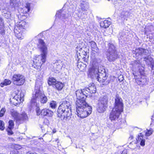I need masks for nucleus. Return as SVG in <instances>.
I'll use <instances>...</instances> for the list:
<instances>
[{"mask_svg": "<svg viewBox=\"0 0 154 154\" xmlns=\"http://www.w3.org/2000/svg\"><path fill=\"white\" fill-rule=\"evenodd\" d=\"M138 140H137V143L140 142V144L141 146H143L145 144V140L143 139V135L141 133H140L138 136Z\"/></svg>", "mask_w": 154, "mask_h": 154, "instance_id": "obj_25", "label": "nucleus"}, {"mask_svg": "<svg viewBox=\"0 0 154 154\" xmlns=\"http://www.w3.org/2000/svg\"><path fill=\"white\" fill-rule=\"evenodd\" d=\"M139 81L140 82V84L143 85H146L147 84V79L144 76H143L142 77Z\"/></svg>", "mask_w": 154, "mask_h": 154, "instance_id": "obj_36", "label": "nucleus"}, {"mask_svg": "<svg viewBox=\"0 0 154 154\" xmlns=\"http://www.w3.org/2000/svg\"><path fill=\"white\" fill-rule=\"evenodd\" d=\"M76 109L87 107L89 106L85 101V100H77L75 102Z\"/></svg>", "mask_w": 154, "mask_h": 154, "instance_id": "obj_18", "label": "nucleus"}, {"mask_svg": "<svg viewBox=\"0 0 154 154\" xmlns=\"http://www.w3.org/2000/svg\"><path fill=\"white\" fill-rule=\"evenodd\" d=\"M150 63V66L151 67L152 69V72L154 73V61L153 60L152 58V60L151 61H148ZM148 63V62H147Z\"/></svg>", "mask_w": 154, "mask_h": 154, "instance_id": "obj_40", "label": "nucleus"}, {"mask_svg": "<svg viewBox=\"0 0 154 154\" xmlns=\"http://www.w3.org/2000/svg\"><path fill=\"white\" fill-rule=\"evenodd\" d=\"M127 150L125 149L122 152L121 154H127Z\"/></svg>", "mask_w": 154, "mask_h": 154, "instance_id": "obj_52", "label": "nucleus"}, {"mask_svg": "<svg viewBox=\"0 0 154 154\" xmlns=\"http://www.w3.org/2000/svg\"><path fill=\"white\" fill-rule=\"evenodd\" d=\"M103 72V73L99 72L98 76L97 78V79L100 82L103 83L107 79V76L106 73L104 72Z\"/></svg>", "mask_w": 154, "mask_h": 154, "instance_id": "obj_20", "label": "nucleus"}, {"mask_svg": "<svg viewBox=\"0 0 154 154\" xmlns=\"http://www.w3.org/2000/svg\"><path fill=\"white\" fill-rule=\"evenodd\" d=\"M50 105L52 109H55L57 107V103L56 101L53 100L50 103Z\"/></svg>", "mask_w": 154, "mask_h": 154, "instance_id": "obj_39", "label": "nucleus"}, {"mask_svg": "<svg viewBox=\"0 0 154 154\" xmlns=\"http://www.w3.org/2000/svg\"><path fill=\"white\" fill-rule=\"evenodd\" d=\"M41 115L51 117L53 115V112L48 109H45L41 111Z\"/></svg>", "mask_w": 154, "mask_h": 154, "instance_id": "obj_22", "label": "nucleus"}, {"mask_svg": "<svg viewBox=\"0 0 154 154\" xmlns=\"http://www.w3.org/2000/svg\"><path fill=\"white\" fill-rule=\"evenodd\" d=\"M4 123L3 121L0 120V129L2 131H3L5 129Z\"/></svg>", "mask_w": 154, "mask_h": 154, "instance_id": "obj_44", "label": "nucleus"}, {"mask_svg": "<svg viewBox=\"0 0 154 154\" xmlns=\"http://www.w3.org/2000/svg\"><path fill=\"white\" fill-rule=\"evenodd\" d=\"M6 111V109L4 108H2L0 111V117H2L3 116Z\"/></svg>", "mask_w": 154, "mask_h": 154, "instance_id": "obj_46", "label": "nucleus"}, {"mask_svg": "<svg viewBox=\"0 0 154 154\" xmlns=\"http://www.w3.org/2000/svg\"><path fill=\"white\" fill-rule=\"evenodd\" d=\"M17 0H11L10 1V4L14 8H15V5H14L15 4V2Z\"/></svg>", "mask_w": 154, "mask_h": 154, "instance_id": "obj_47", "label": "nucleus"}, {"mask_svg": "<svg viewBox=\"0 0 154 154\" xmlns=\"http://www.w3.org/2000/svg\"><path fill=\"white\" fill-rule=\"evenodd\" d=\"M44 128V127H42V132H44L45 131V129H43V128Z\"/></svg>", "mask_w": 154, "mask_h": 154, "instance_id": "obj_54", "label": "nucleus"}, {"mask_svg": "<svg viewBox=\"0 0 154 154\" xmlns=\"http://www.w3.org/2000/svg\"><path fill=\"white\" fill-rule=\"evenodd\" d=\"M77 66L81 70H83L85 69L87 65L85 64H80L79 63Z\"/></svg>", "mask_w": 154, "mask_h": 154, "instance_id": "obj_37", "label": "nucleus"}, {"mask_svg": "<svg viewBox=\"0 0 154 154\" xmlns=\"http://www.w3.org/2000/svg\"><path fill=\"white\" fill-rule=\"evenodd\" d=\"M146 28H148V29H149V30L150 31L153 30L154 29L153 26L151 25H150V26H147V27H146Z\"/></svg>", "mask_w": 154, "mask_h": 154, "instance_id": "obj_49", "label": "nucleus"}, {"mask_svg": "<svg viewBox=\"0 0 154 154\" xmlns=\"http://www.w3.org/2000/svg\"><path fill=\"white\" fill-rule=\"evenodd\" d=\"M4 22L2 19L0 17V33L3 35L5 33Z\"/></svg>", "mask_w": 154, "mask_h": 154, "instance_id": "obj_29", "label": "nucleus"}, {"mask_svg": "<svg viewBox=\"0 0 154 154\" xmlns=\"http://www.w3.org/2000/svg\"><path fill=\"white\" fill-rule=\"evenodd\" d=\"M108 100V99L107 96H103L100 97L99 100V103L107 106Z\"/></svg>", "mask_w": 154, "mask_h": 154, "instance_id": "obj_24", "label": "nucleus"}, {"mask_svg": "<svg viewBox=\"0 0 154 154\" xmlns=\"http://www.w3.org/2000/svg\"><path fill=\"white\" fill-rule=\"evenodd\" d=\"M113 108L123 111V103L122 98L117 94L115 98V106Z\"/></svg>", "mask_w": 154, "mask_h": 154, "instance_id": "obj_12", "label": "nucleus"}, {"mask_svg": "<svg viewBox=\"0 0 154 154\" xmlns=\"http://www.w3.org/2000/svg\"><path fill=\"white\" fill-rule=\"evenodd\" d=\"M131 64L134 69H135L138 70L141 74L142 75L143 74L144 68L143 67H142L141 69L139 68L141 66V64L139 60L134 61L132 62Z\"/></svg>", "mask_w": 154, "mask_h": 154, "instance_id": "obj_16", "label": "nucleus"}, {"mask_svg": "<svg viewBox=\"0 0 154 154\" xmlns=\"http://www.w3.org/2000/svg\"><path fill=\"white\" fill-rule=\"evenodd\" d=\"M40 99V102L41 103H45L47 101L48 99L45 94H43V96L39 98Z\"/></svg>", "mask_w": 154, "mask_h": 154, "instance_id": "obj_35", "label": "nucleus"}, {"mask_svg": "<svg viewBox=\"0 0 154 154\" xmlns=\"http://www.w3.org/2000/svg\"><path fill=\"white\" fill-rule=\"evenodd\" d=\"M40 82L38 81L36 82L35 90L32 94L33 98L31 101L32 106H36L37 103L35 99H39L42 97V96H43V94H44L43 92L40 89V85H38Z\"/></svg>", "mask_w": 154, "mask_h": 154, "instance_id": "obj_2", "label": "nucleus"}, {"mask_svg": "<svg viewBox=\"0 0 154 154\" xmlns=\"http://www.w3.org/2000/svg\"><path fill=\"white\" fill-rule=\"evenodd\" d=\"M2 12L4 14H10V12L8 10V9L7 7L5 8H3L2 9Z\"/></svg>", "mask_w": 154, "mask_h": 154, "instance_id": "obj_42", "label": "nucleus"}, {"mask_svg": "<svg viewBox=\"0 0 154 154\" xmlns=\"http://www.w3.org/2000/svg\"><path fill=\"white\" fill-rule=\"evenodd\" d=\"M27 26V24L26 22L24 21H21L17 25V26L15 29H17V30L20 31L23 29H25Z\"/></svg>", "mask_w": 154, "mask_h": 154, "instance_id": "obj_23", "label": "nucleus"}, {"mask_svg": "<svg viewBox=\"0 0 154 154\" xmlns=\"http://www.w3.org/2000/svg\"><path fill=\"white\" fill-rule=\"evenodd\" d=\"M91 46L93 51H97L98 49L97 46V45L95 42L94 41H91L89 42Z\"/></svg>", "mask_w": 154, "mask_h": 154, "instance_id": "obj_33", "label": "nucleus"}, {"mask_svg": "<svg viewBox=\"0 0 154 154\" xmlns=\"http://www.w3.org/2000/svg\"><path fill=\"white\" fill-rule=\"evenodd\" d=\"M78 4H79L80 8L83 11H87L88 8V3L86 0H75Z\"/></svg>", "mask_w": 154, "mask_h": 154, "instance_id": "obj_17", "label": "nucleus"}, {"mask_svg": "<svg viewBox=\"0 0 154 154\" xmlns=\"http://www.w3.org/2000/svg\"><path fill=\"white\" fill-rule=\"evenodd\" d=\"M123 111L119 110L115 108H113L109 115V119L111 121L117 120L120 119V115Z\"/></svg>", "mask_w": 154, "mask_h": 154, "instance_id": "obj_11", "label": "nucleus"}, {"mask_svg": "<svg viewBox=\"0 0 154 154\" xmlns=\"http://www.w3.org/2000/svg\"><path fill=\"white\" fill-rule=\"evenodd\" d=\"M60 104L57 110L71 109V103L69 100H63L60 103Z\"/></svg>", "mask_w": 154, "mask_h": 154, "instance_id": "obj_15", "label": "nucleus"}, {"mask_svg": "<svg viewBox=\"0 0 154 154\" xmlns=\"http://www.w3.org/2000/svg\"><path fill=\"white\" fill-rule=\"evenodd\" d=\"M11 129H9L8 130V134L9 135H11L13 134V133L11 131Z\"/></svg>", "mask_w": 154, "mask_h": 154, "instance_id": "obj_50", "label": "nucleus"}, {"mask_svg": "<svg viewBox=\"0 0 154 154\" xmlns=\"http://www.w3.org/2000/svg\"><path fill=\"white\" fill-rule=\"evenodd\" d=\"M56 16L58 17L61 18L62 19H66L68 18V14H66L64 11L60 10L57 12Z\"/></svg>", "mask_w": 154, "mask_h": 154, "instance_id": "obj_21", "label": "nucleus"}, {"mask_svg": "<svg viewBox=\"0 0 154 154\" xmlns=\"http://www.w3.org/2000/svg\"><path fill=\"white\" fill-rule=\"evenodd\" d=\"M56 132V131L54 130H53V132L54 133H55Z\"/></svg>", "mask_w": 154, "mask_h": 154, "instance_id": "obj_55", "label": "nucleus"}, {"mask_svg": "<svg viewBox=\"0 0 154 154\" xmlns=\"http://www.w3.org/2000/svg\"><path fill=\"white\" fill-rule=\"evenodd\" d=\"M18 151L17 150H15L11 151V152L10 154H17Z\"/></svg>", "mask_w": 154, "mask_h": 154, "instance_id": "obj_51", "label": "nucleus"}, {"mask_svg": "<svg viewBox=\"0 0 154 154\" xmlns=\"http://www.w3.org/2000/svg\"><path fill=\"white\" fill-rule=\"evenodd\" d=\"M91 106L87 107L79 108L76 109L77 115L79 117L82 118H85L90 115L91 112Z\"/></svg>", "mask_w": 154, "mask_h": 154, "instance_id": "obj_7", "label": "nucleus"}, {"mask_svg": "<svg viewBox=\"0 0 154 154\" xmlns=\"http://www.w3.org/2000/svg\"><path fill=\"white\" fill-rule=\"evenodd\" d=\"M123 13H124V12H122V14H123Z\"/></svg>", "mask_w": 154, "mask_h": 154, "instance_id": "obj_56", "label": "nucleus"}, {"mask_svg": "<svg viewBox=\"0 0 154 154\" xmlns=\"http://www.w3.org/2000/svg\"><path fill=\"white\" fill-rule=\"evenodd\" d=\"M55 86L58 90L60 91L62 89L64 86V84L61 82H57Z\"/></svg>", "mask_w": 154, "mask_h": 154, "instance_id": "obj_31", "label": "nucleus"}, {"mask_svg": "<svg viewBox=\"0 0 154 154\" xmlns=\"http://www.w3.org/2000/svg\"><path fill=\"white\" fill-rule=\"evenodd\" d=\"M56 79L53 78H49L48 83L49 85H55L57 83Z\"/></svg>", "mask_w": 154, "mask_h": 154, "instance_id": "obj_32", "label": "nucleus"}, {"mask_svg": "<svg viewBox=\"0 0 154 154\" xmlns=\"http://www.w3.org/2000/svg\"><path fill=\"white\" fill-rule=\"evenodd\" d=\"M137 140L132 141L130 143L128 146L129 147L132 149H135L137 148H138V144H137Z\"/></svg>", "mask_w": 154, "mask_h": 154, "instance_id": "obj_30", "label": "nucleus"}, {"mask_svg": "<svg viewBox=\"0 0 154 154\" xmlns=\"http://www.w3.org/2000/svg\"><path fill=\"white\" fill-rule=\"evenodd\" d=\"M54 70L55 72H59L63 68L65 67V63L61 60H59L56 61L54 63Z\"/></svg>", "mask_w": 154, "mask_h": 154, "instance_id": "obj_10", "label": "nucleus"}, {"mask_svg": "<svg viewBox=\"0 0 154 154\" xmlns=\"http://www.w3.org/2000/svg\"><path fill=\"white\" fill-rule=\"evenodd\" d=\"M111 23L110 21L108 20H104L100 22V24L101 27L106 28L109 27Z\"/></svg>", "mask_w": 154, "mask_h": 154, "instance_id": "obj_26", "label": "nucleus"}, {"mask_svg": "<svg viewBox=\"0 0 154 154\" xmlns=\"http://www.w3.org/2000/svg\"><path fill=\"white\" fill-rule=\"evenodd\" d=\"M107 58L110 62L114 61L118 57L117 53L114 46L110 44L106 54Z\"/></svg>", "mask_w": 154, "mask_h": 154, "instance_id": "obj_4", "label": "nucleus"}, {"mask_svg": "<svg viewBox=\"0 0 154 154\" xmlns=\"http://www.w3.org/2000/svg\"><path fill=\"white\" fill-rule=\"evenodd\" d=\"M153 131L152 129H150L149 130H147V131L146 132L145 135L146 136H149L152 134Z\"/></svg>", "mask_w": 154, "mask_h": 154, "instance_id": "obj_45", "label": "nucleus"}, {"mask_svg": "<svg viewBox=\"0 0 154 154\" xmlns=\"http://www.w3.org/2000/svg\"><path fill=\"white\" fill-rule=\"evenodd\" d=\"M36 112L37 115H39L40 114L41 115V111L39 107H37V108L36 109Z\"/></svg>", "mask_w": 154, "mask_h": 154, "instance_id": "obj_48", "label": "nucleus"}, {"mask_svg": "<svg viewBox=\"0 0 154 154\" xmlns=\"http://www.w3.org/2000/svg\"><path fill=\"white\" fill-rule=\"evenodd\" d=\"M135 52L137 56L143 57L146 62H148V61L152 60V58L149 56V53L148 50L142 48H139L136 49Z\"/></svg>", "mask_w": 154, "mask_h": 154, "instance_id": "obj_6", "label": "nucleus"}, {"mask_svg": "<svg viewBox=\"0 0 154 154\" xmlns=\"http://www.w3.org/2000/svg\"><path fill=\"white\" fill-rule=\"evenodd\" d=\"M38 47L41 52L40 55L35 57L33 62L37 69L40 68L42 65L45 63L46 60L47 54V48L46 44L41 39L37 40Z\"/></svg>", "mask_w": 154, "mask_h": 154, "instance_id": "obj_1", "label": "nucleus"}, {"mask_svg": "<svg viewBox=\"0 0 154 154\" xmlns=\"http://www.w3.org/2000/svg\"><path fill=\"white\" fill-rule=\"evenodd\" d=\"M17 29H15L14 30V32L15 33L16 35V36L17 37V38H18L22 39L23 38L22 36H21V33H20L21 32V30L18 31V32L19 33L17 32Z\"/></svg>", "mask_w": 154, "mask_h": 154, "instance_id": "obj_38", "label": "nucleus"}, {"mask_svg": "<svg viewBox=\"0 0 154 154\" xmlns=\"http://www.w3.org/2000/svg\"><path fill=\"white\" fill-rule=\"evenodd\" d=\"M9 126L8 128L10 129H12L13 128L14 126V123L13 121L12 120H10L9 121Z\"/></svg>", "mask_w": 154, "mask_h": 154, "instance_id": "obj_41", "label": "nucleus"}, {"mask_svg": "<svg viewBox=\"0 0 154 154\" xmlns=\"http://www.w3.org/2000/svg\"><path fill=\"white\" fill-rule=\"evenodd\" d=\"M11 112V116L16 120L17 123H22L23 121H26L28 119L27 115L25 112L19 114L17 111L12 109Z\"/></svg>", "mask_w": 154, "mask_h": 154, "instance_id": "obj_3", "label": "nucleus"}, {"mask_svg": "<svg viewBox=\"0 0 154 154\" xmlns=\"http://www.w3.org/2000/svg\"><path fill=\"white\" fill-rule=\"evenodd\" d=\"M24 94L21 92L16 94L11 100V104L16 106L24 101Z\"/></svg>", "mask_w": 154, "mask_h": 154, "instance_id": "obj_9", "label": "nucleus"}, {"mask_svg": "<svg viewBox=\"0 0 154 154\" xmlns=\"http://www.w3.org/2000/svg\"><path fill=\"white\" fill-rule=\"evenodd\" d=\"M77 100H85L88 96L85 89L83 90H78L75 91Z\"/></svg>", "mask_w": 154, "mask_h": 154, "instance_id": "obj_13", "label": "nucleus"}, {"mask_svg": "<svg viewBox=\"0 0 154 154\" xmlns=\"http://www.w3.org/2000/svg\"><path fill=\"white\" fill-rule=\"evenodd\" d=\"M11 83V82L10 80L5 79L3 82L0 84V86L1 87H3L4 86H6L10 85Z\"/></svg>", "mask_w": 154, "mask_h": 154, "instance_id": "obj_34", "label": "nucleus"}, {"mask_svg": "<svg viewBox=\"0 0 154 154\" xmlns=\"http://www.w3.org/2000/svg\"><path fill=\"white\" fill-rule=\"evenodd\" d=\"M27 154H36L35 153H32L30 151L28 152H27Z\"/></svg>", "mask_w": 154, "mask_h": 154, "instance_id": "obj_53", "label": "nucleus"}, {"mask_svg": "<svg viewBox=\"0 0 154 154\" xmlns=\"http://www.w3.org/2000/svg\"><path fill=\"white\" fill-rule=\"evenodd\" d=\"M100 72L97 67H95L94 66L90 68L88 70V76L93 79H96L98 76Z\"/></svg>", "mask_w": 154, "mask_h": 154, "instance_id": "obj_14", "label": "nucleus"}, {"mask_svg": "<svg viewBox=\"0 0 154 154\" xmlns=\"http://www.w3.org/2000/svg\"><path fill=\"white\" fill-rule=\"evenodd\" d=\"M107 106L102 104H100L98 103L97 106V110L100 113H103L105 110Z\"/></svg>", "mask_w": 154, "mask_h": 154, "instance_id": "obj_27", "label": "nucleus"}, {"mask_svg": "<svg viewBox=\"0 0 154 154\" xmlns=\"http://www.w3.org/2000/svg\"><path fill=\"white\" fill-rule=\"evenodd\" d=\"M30 4L29 3L27 4L24 10H25L26 13H28L29 12L30 9Z\"/></svg>", "mask_w": 154, "mask_h": 154, "instance_id": "obj_43", "label": "nucleus"}, {"mask_svg": "<svg viewBox=\"0 0 154 154\" xmlns=\"http://www.w3.org/2000/svg\"><path fill=\"white\" fill-rule=\"evenodd\" d=\"M12 80L13 83L14 85L20 86L24 83L25 78L23 75L21 74H14L13 76Z\"/></svg>", "mask_w": 154, "mask_h": 154, "instance_id": "obj_8", "label": "nucleus"}, {"mask_svg": "<svg viewBox=\"0 0 154 154\" xmlns=\"http://www.w3.org/2000/svg\"><path fill=\"white\" fill-rule=\"evenodd\" d=\"M57 115L61 119L69 120L71 118L72 113L71 109L57 110Z\"/></svg>", "mask_w": 154, "mask_h": 154, "instance_id": "obj_5", "label": "nucleus"}, {"mask_svg": "<svg viewBox=\"0 0 154 154\" xmlns=\"http://www.w3.org/2000/svg\"><path fill=\"white\" fill-rule=\"evenodd\" d=\"M88 56L87 55H82L81 56L80 55L79 56L78 55V61H83L87 63L88 61Z\"/></svg>", "mask_w": 154, "mask_h": 154, "instance_id": "obj_28", "label": "nucleus"}, {"mask_svg": "<svg viewBox=\"0 0 154 154\" xmlns=\"http://www.w3.org/2000/svg\"><path fill=\"white\" fill-rule=\"evenodd\" d=\"M85 89L88 95H89L90 93L94 94L96 92V88L93 83L92 84H89L88 87Z\"/></svg>", "mask_w": 154, "mask_h": 154, "instance_id": "obj_19", "label": "nucleus"}]
</instances>
